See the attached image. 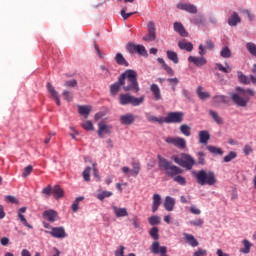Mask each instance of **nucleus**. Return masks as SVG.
Segmentation results:
<instances>
[{"instance_id": "6", "label": "nucleus", "mask_w": 256, "mask_h": 256, "mask_svg": "<svg viewBox=\"0 0 256 256\" xmlns=\"http://www.w3.org/2000/svg\"><path fill=\"white\" fill-rule=\"evenodd\" d=\"M173 161L180 165V167H185V169L191 170L193 169V165H195V158L189 154H182V158L178 156L172 157Z\"/></svg>"}, {"instance_id": "10", "label": "nucleus", "mask_w": 256, "mask_h": 256, "mask_svg": "<svg viewBox=\"0 0 256 256\" xmlns=\"http://www.w3.org/2000/svg\"><path fill=\"white\" fill-rule=\"evenodd\" d=\"M51 231H45L55 239H65L67 237V232H65V228L63 227H52Z\"/></svg>"}, {"instance_id": "22", "label": "nucleus", "mask_w": 256, "mask_h": 256, "mask_svg": "<svg viewBox=\"0 0 256 256\" xmlns=\"http://www.w3.org/2000/svg\"><path fill=\"white\" fill-rule=\"evenodd\" d=\"M161 207V195L154 194L152 197V213H155Z\"/></svg>"}, {"instance_id": "11", "label": "nucleus", "mask_w": 256, "mask_h": 256, "mask_svg": "<svg viewBox=\"0 0 256 256\" xmlns=\"http://www.w3.org/2000/svg\"><path fill=\"white\" fill-rule=\"evenodd\" d=\"M151 251L154 255L167 256V246H160L159 241L152 243Z\"/></svg>"}, {"instance_id": "54", "label": "nucleus", "mask_w": 256, "mask_h": 256, "mask_svg": "<svg viewBox=\"0 0 256 256\" xmlns=\"http://www.w3.org/2000/svg\"><path fill=\"white\" fill-rule=\"evenodd\" d=\"M83 178L85 181H90L91 179V167H86L83 171Z\"/></svg>"}, {"instance_id": "33", "label": "nucleus", "mask_w": 256, "mask_h": 256, "mask_svg": "<svg viewBox=\"0 0 256 256\" xmlns=\"http://www.w3.org/2000/svg\"><path fill=\"white\" fill-rule=\"evenodd\" d=\"M166 55H167L169 61H172L173 63H175V65H177V63H179V56L177 55V52L168 50L166 52Z\"/></svg>"}, {"instance_id": "26", "label": "nucleus", "mask_w": 256, "mask_h": 256, "mask_svg": "<svg viewBox=\"0 0 256 256\" xmlns=\"http://www.w3.org/2000/svg\"><path fill=\"white\" fill-rule=\"evenodd\" d=\"M184 239L187 241L188 245L190 247H198L199 246V241L195 239V236L193 234H187L184 233Z\"/></svg>"}, {"instance_id": "51", "label": "nucleus", "mask_w": 256, "mask_h": 256, "mask_svg": "<svg viewBox=\"0 0 256 256\" xmlns=\"http://www.w3.org/2000/svg\"><path fill=\"white\" fill-rule=\"evenodd\" d=\"M113 195V192L111 191H103L102 193L97 195V199L100 201H103V199H107V197H111Z\"/></svg>"}, {"instance_id": "12", "label": "nucleus", "mask_w": 256, "mask_h": 256, "mask_svg": "<svg viewBox=\"0 0 256 256\" xmlns=\"http://www.w3.org/2000/svg\"><path fill=\"white\" fill-rule=\"evenodd\" d=\"M177 9H180V11H186L187 13H191L192 15L197 14V6L191 3L180 2L177 4Z\"/></svg>"}, {"instance_id": "42", "label": "nucleus", "mask_w": 256, "mask_h": 256, "mask_svg": "<svg viewBox=\"0 0 256 256\" xmlns=\"http://www.w3.org/2000/svg\"><path fill=\"white\" fill-rule=\"evenodd\" d=\"M206 149L209 153H212V155H223V150L217 146H207Z\"/></svg>"}, {"instance_id": "45", "label": "nucleus", "mask_w": 256, "mask_h": 256, "mask_svg": "<svg viewBox=\"0 0 256 256\" xmlns=\"http://www.w3.org/2000/svg\"><path fill=\"white\" fill-rule=\"evenodd\" d=\"M83 199H85V197L80 196V197H77V198L75 199V201L73 202V204H72V211H73L74 213H77V211H79V202H80V201H83Z\"/></svg>"}, {"instance_id": "63", "label": "nucleus", "mask_w": 256, "mask_h": 256, "mask_svg": "<svg viewBox=\"0 0 256 256\" xmlns=\"http://www.w3.org/2000/svg\"><path fill=\"white\" fill-rule=\"evenodd\" d=\"M115 256H125V246H120L119 249L115 251Z\"/></svg>"}, {"instance_id": "14", "label": "nucleus", "mask_w": 256, "mask_h": 256, "mask_svg": "<svg viewBox=\"0 0 256 256\" xmlns=\"http://www.w3.org/2000/svg\"><path fill=\"white\" fill-rule=\"evenodd\" d=\"M48 93L53 97V99L56 102V105L61 106V98L59 97V92L55 90V87H53V84L50 82L46 85Z\"/></svg>"}, {"instance_id": "57", "label": "nucleus", "mask_w": 256, "mask_h": 256, "mask_svg": "<svg viewBox=\"0 0 256 256\" xmlns=\"http://www.w3.org/2000/svg\"><path fill=\"white\" fill-rule=\"evenodd\" d=\"M189 223H190V225H193L194 227H203L204 221H203V219L199 218V219L190 221Z\"/></svg>"}, {"instance_id": "61", "label": "nucleus", "mask_w": 256, "mask_h": 256, "mask_svg": "<svg viewBox=\"0 0 256 256\" xmlns=\"http://www.w3.org/2000/svg\"><path fill=\"white\" fill-rule=\"evenodd\" d=\"M193 256H207V250L198 248L197 251L194 252Z\"/></svg>"}, {"instance_id": "44", "label": "nucleus", "mask_w": 256, "mask_h": 256, "mask_svg": "<svg viewBox=\"0 0 256 256\" xmlns=\"http://www.w3.org/2000/svg\"><path fill=\"white\" fill-rule=\"evenodd\" d=\"M233 159H237V152L230 151L229 154L224 157V163H231Z\"/></svg>"}, {"instance_id": "17", "label": "nucleus", "mask_w": 256, "mask_h": 256, "mask_svg": "<svg viewBox=\"0 0 256 256\" xmlns=\"http://www.w3.org/2000/svg\"><path fill=\"white\" fill-rule=\"evenodd\" d=\"M189 63H193L196 67H203V65H207V59L205 57H195L189 56Z\"/></svg>"}, {"instance_id": "59", "label": "nucleus", "mask_w": 256, "mask_h": 256, "mask_svg": "<svg viewBox=\"0 0 256 256\" xmlns=\"http://www.w3.org/2000/svg\"><path fill=\"white\" fill-rule=\"evenodd\" d=\"M198 165H203L205 163V153L204 152H198Z\"/></svg>"}, {"instance_id": "35", "label": "nucleus", "mask_w": 256, "mask_h": 256, "mask_svg": "<svg viewBox=\"0 0 256 256\" xmlns=\"http://www.w3.org/2000/svg\"><path fill=\"white\" fill-rule=\"evenodd\" d=\"M213 105H221V103H227V96L225 95H216L213 97Z\"/></svg>"}, {"instance_id": "32", "label": "nucleus", "mask_w": 256, "mask_h": 256, "mask_svg": "<svg viewBox=\"0 0 256 256\" xmlns=\"http://www.w3.org/2000/svg\"><path fill=\"white\" fill-rule=\"evenodd\" d=\"M178 47H179V49H182L184 51H188V52L193 51V43H191V42L180 41V42H178Z\"/></svg>"}, {"instance_id": "9", "label": "nucleus", "mask_w": 256, "mask_h": 256, "mask_svg": "<svg viewBox=\"0 0 256 256\" xmlns=\"http://www.w3.org/2000/svg\"><path fill=\"white\" fill-rule=\"evenodd\" d=\"M127 49L129 53H138V55H141L142 57L149 56L147 49H145V46L141 44L130 43L128 44Z\"/></svg>"}, {"instance_id": "62", "label": "nucleus", "mask_w": 256, "mask_h": 256, "mask_svg": "<svg viewBox=\"0 0 256 256\" xmlns=\"http://www.w3.org/2000/svg\"><path fill=\"white\" fill-rule=\"evenodd\" d=\"M162 69H164V71H166V73H168V75H175V71H173V68H171L169 65L164 64V67H162Z\"/></svg>"}, {"instance_id": "30", "label": "nucleus", "mask_w": 256, "mask_h": 256, "mask_svg": "<svg viewBox=\"0 0 256 256\" xmlns=\"http://www.w3.org/2000/svg\"><path fill=\"white\" fill-rule=\"evenodd\" d=\"M208 113L216 125H223V119L219 116V113H217L215 110H209Z\"/></svg>"}, {"instance_id": "4", "label": "nucleus", "mask_w": 256, "mask_h": 256, "mask_svg": "<svg viewBox=\"0 0 256 256\" xmlns=\"http://www.w3.org/2000/svg\"><path fill=\"white\" fill-rule=\"evenodd\" d=\"M193 175L195 176V179L198 185H201V186L209 185V187H213V185L217 184V176L213 171L207 172L205 170H199L198 172L194 171Z\"/></svg>"}, {"instance_id": "43", "label": "nucleus", "mask_w": 256, "mask_h": 256, "mask_svg": "<svg viewBox=\"0 0 256 256\" xmlns=\"http://www.w3.org/2000/svg\"><path fill=\"white\" fill-rule=\"evenodd\" d=\"M132 170L130 172L132 173L133 177H137L139 175V171H141V164L138 162H133L132 163Z\"/></svg>"}, {"instance_id": "64", "label": "nucleus", "mask_w": 256, "mask_h": 256, "mask_svg": "<svg viewBox=\"0 0 256 256\" xmlns=\"http://www.w3.org/2000/svg\"><path fill=\"white\" fill-rule=\"evenodd\" d=\"M190 213H193V215H201V210L195 206H191Z\"/></svg>"}, {"instance_id": "36", "label": "nucleus", "mask_w": 256, "mask_h": 256, "mask_svg": "<svg viewBox=\"0 0 256 256\" xmlns=\"http://www.w3.org/2000/svg\"><path fill=\"white\" fill-rule=\"evenodd\" d=\"M197 95L201 101H205L206 99H209L211 97V94L209 92H203V87L199 86L197 88Z\"/></svg>"}, {"instance_id": "27", "label": "nucleus", "mask_w": 256, "mask_h": 256, "mask_svg": "<svg viewBox=\"0 0 256 256\" xmlns=\"http://www.w3.org/2000/svg\"><path fill=\"white\" fill-rule=\"evenodd\" d=\"M145 117H146L147 121H149V123H159L160 125H163V123H164V118L163 117L157 118L156 116H153L149 112L145 113Z\"/></svg>"}, {"instance_id": "60", "label": "nucleus", "mask_w": 256, "mask_h": 256, "mask_svg": "<svg viewBox=\"0 0 256 256\" xmlns=\"http://www.w3.org/2000/svg\"><path fill=\"white\" fill-rule=\"evenodd\" d=\"M252 152H253V147L249 144H246L243 148L244 155H251Z\"/></svg>"}, {"instance_id": "24", "label": "nucleus", "mask_w": 256, "mask_h": 256, "mask_svg": "<svg viewBox=\"0 0 256 256\" xmlns=\"http://www.w3.org/2000/svg\"><path fill=\"white\" fill-rule=\"evenodd\" d=\"M150 91L153 94L155 101H161V99H162L161 89L159 88V86L157 84H152L150 86Z\"/></svg>"}, {"instance_id": "49", "label": "nucleus", "mask_w": 256, "mask_h": 256, "mask_svg": "<svg viewBox=\"0 0 256 256\" xmlns=\"http://www.w3.org/2000/svg\"><path fill=\"white\" fill-rule=\"evenodd\" d=\"M216 67L219 69V71H222V73H231V67H229L227 64L226 67H224L223 64L217 63Z\"/></svg>"}, {"instance_id": "28", "label": "nucleus", "mask_w": 256, "mask_h": 256, "mask_svg": "<svg viewBox=\"0 0 256 256\" xmlns=\"http://www.w3.org/2000/svg\"><path fill=\"white\" fill-rule=\"evenodd\" d=\"M52 195L56 199H62V197L65 195V191L61 188L59 185H55L52 188Z\"/></svg>"}, {"instance_id": "41", "label": "nucleus", "mask_w": 256, "mask_h": 256, "mask_svg": "<svg viewBox=\"0 0 256 256\" xmlns=\"http://www.w3.org/2000/svg\"><path fill=\"white\" fill-rule=\"evenodd\" d=\"M149 235L154 241H159V228L155 226L152 227L149 231Z\"/></svg>"}, {"instance_id": "38", "label": "nucleus", "mask_w": 256, "mask_h": 256, "mask_svg": "<svg viewBox=\"0 0 256 256\" xmlns=\"http://www.w3.org/2000/svg\"><path fill=\"white\" fill-rule=\"evenodd\" d=\"M244 247L240 249V253H244V255H247L251 252V247H253V244L249 242V240H243Z\"/></svg>"}, {"instance_id": "20", "label": "nucleus", "mask_w": 256, "mask_h": 256, "mask_svg": "<svg viewBox=\"0 0 256 256\" xmlns=\"http://www.w3.org/2000/svg\"><path fill=\"white\" fill-rule=\"evenodd\" d=\"M123 87V78H118V81L110 86L111 95L115 96L119 93V90Z\"/></svg>"}, {"instance_id": "55", "label": "nucleus", "mask_w": 256, "mask_h": 256, "mask_svg": "<svg viewBox=\"0 0 256 256\" xmlns=\"http://www.w3.org/2000/svg\"><path fill=\"white\" fill-rule=\"evenodd\" d=\"M33 173V166L28 165L27 167L24 168V172L22 173V177L25 179V177H29Z\"/></svg>"}, {"instance_id": "40", "label": "nucleus", "mask_w": 256, "mask_h": 256, "mask_svg": "<svg viewBox=\"0 0 256 256\" xmlns=\"http://www.w3.org/2000/svg\"><path fill=\"white\" fill-rule=\"evenodd\" d=\"M180 132L182 133V135H184L185 137H191V128L189 125L187 124H182L180 126Z\"/></svg>"}, {"instance_id": "58", "label": "nucleus", "mask_w": 256, "mask_h": 256, "mask_svg": "<svg viewBox=\"0 0 256 256\" xmlns=\"http://www.w3.org/2000/svg\"><path fill=\"white\" fill-rule=\"evenodd\" d=\"M64 87H77V80L76 79H72V80H68L64 83Z\"/></svg>"}, {"instance_id": "29", "label": "nucleus", "mask_w": 256, "mask_h": 256, "mask_svg": "<svg viewBox=\"0 0 256 256\" xmlns=\"http://www.w3.org/2000/svg\"><path fill=\"white\" fill-rule=\"evenodd\" d=\"M238 23H241V17H239L237 12H234L228 19V25H230V27H235Z\"/></svg>"}, {"instance_id": "18", "label": "nucleus", "mask_w": 256, "mask_h": 256, "mask_svg": "<svg viewBox=\"0 0 256 256\" xmlns=\"http://www.w3.org/2000/svg\"><path fill=\"white\" fill-rule=\"evenodd\" d=\"M120 123L122 125H133V123H135V115L127 113L125 115L120 116Z\"/></svg>"}, {"instance_id": "19", "label": "nucleus", "mask_w": 256, "mask_h": 256, "mask_svg": "<svg viewBox=\"0 0 256 256\" xmlns=\"http://www.w3.org/2000/svg\"><path fill=\"white\" fill-rule=\"evenodd\" d=\"M198 137L199 143H201L202 145H207V143H209V141L211 140V134H209V131L207 130H201L198 133Z\"/></svg>"}, {"instance_id": "50", "label": "nucleus", "mask_w": 256, "mask_h": 256, "mask_svg": "<svg viewBox=\"0 0 256 256\" xmlns=\"http://www.w3.org/2000/svg\"><path fill=\"white\" fill-rule=\"evenodd\" d=\"M148 223L150 225H159V223H161V218L159 216H151L149 219H148Z\"/></svg>"}, {"instance_id": "47", "label": "nucleus", "mask_w": 256, "mask_h": 256, "mask_svg": "<svg viewBox=\"0 0 256 256\" xmlns=\"http://www.w3.org/2000/svg\"><path fill=\"white\" fill-rule=\"evenodd\" d=\"M246 49L249 51L250 54H252L254 57H256V45L255 43H247L246 44Z\"/></svg>"}, {"instance_id": "15", "label": "nucleus", "mask_w": 256, "mask_h": 256, "mask_svg": "<svg viewBox=\"0 0 256 256\" xmlns=\"http://www.w3.org/2000/svg\"><path fill=\"white\" fill-rule=\"evenodd\" d=\"M43 219H45L46 221H49L50 223H55V221H57V217H59V215L57 214V212L55 210H46L43 212L42 214Z\"/></svg>"}, {"instance_id": "16", "label": "nucleus", "mask_w": 256, "mask_h": 256, "mask_svg": "<svg viewBox=\"0 0 256 256\" xmlns=\"http://www.w3.org/2000/svg\"><path fill=\"white\" fill-rule=\"evenodd\" d=\"M157 36L155 35V23H148V35L143 37V41H155Z\"/></svg>"}, {"instance_id": "46", "label": "nucleus", "mask_w": 256, "mask_h": 256, "mask_svg": "<svg viewBox=\"0 0 256 256\" xmlns=\"http://www.w3.org/2000/svg\"><path fill=\"white\" fill-rule=\"evenodd\" d=\"M221 57H223V59H229L231 58V49H229V47L225 46L221 52H220Z\"/></svg>"}, {"instance_id": "25", "label": "nucleus", "mask_w": 256, "mask_h": 256, "mask_svg": "<svg viewBox=\"0 0 256 256\" xmlns=\"http://www.w3.org/2000/svg\"><path fill=\"white\" fill-rule=\"evenodd\" d=\"M164 207L166 211H173V209H175V199H173L171 196H166Z\"/></svg>"}, {"instance_id": "34", "label": "nucleus", "mask_w": 256, "mask_h": 256, "mask_svg": "<svg viewBox=\"0 0 256 256\" xmlns=\"http://www.w3.org/2000/svg\"><path fill=\"white\" fill-rule=\"evenodd\" d=\"M237 75H238V79H239L240 83H242V85H251V79H249V77H247L245 74H243V72L238 71Z\"/></svg>"}, {"instance_id": "52", "label": "nucleus", "mask_w": 256, "mask_h": 256, "mask_svg": "<svg viewBox=\"0 0 256 256\" xmlns=\"http://www.w3.org/2000/svg\"><path fill=\"white\" fill-rule=\"evenodd\" d=\"M121 17L126 21V19H129L132 15H135V12L127 13V8H123L120 12Z\"/></svg>"}, {"instance_id": "48", "label": "nucleus", "mask_w": 256, "mask_h": 256, "mask_svg": "<svg viewBox=\"0 0 256 256\" xmlns=\"http://www.w3.org/2000/svg\"><path fill=\"white\" fill-rule=\"evenodd\" d=\"M62 96L64 97L65 101H67V103H71V101H73V93L68 90H64Z\"/></svg>"}, {"instance_id": "39", "label": "nucleus", "mask_w": 256, "mask_h": 256, "mask_svg": "<svg viewBox=\"0 0 256 256\" xmlns=\"http://www.w3.org/2000/svg\"><path fill=\"white\" fill-rule=\"evenodd\" d=\"M78 112L80 115H84L87 119L89 113H91V106H78Z\"/></svg>"}, {"instance_id": "31", "label": "nucleus", "mask_w": 256, "mask_h": 256, "mask_svg": "<svg viewBox=\"0 0 256 256\" xmlns=\"http://www.w3.org/2000/svg\"><path fill=\"white\" fill-rule=\"evenodd\" d=\"M112 209L116 217H127V215H129L127 208H118L117 206H113Z\"/></svg>"}, {"instance_id": "37", "label": "nucleus", "mask_w": 256, "mask_h": 256, "mask_svg": "<svg viewBox=\"0 0 256 256\" xmlns=\"http://www.w3.org/2000/svg\"><path fill=\"white\" fill-rule=\"evenodd\" d=\"M115 61L118 65H124V67H129V62L125 60V57H123V54L121 53L116 54Z\"/></svg>"}, {"instance_id": "5", "label": "nucleus", "mask_w": 256, "mask_h": 256, "mask_svg": "<svg viewBox=\"0 0 256 256\" xmlns=\"http://www.w3.org/2000/svg\"><path fill=\"white\" fill-rule=\"evenodd\" d=\"M144 102L145 96L139 98L131 96L130 94H120L119 96L120 105H133V107H139V105H142Z\"/></svg>"}, {"instance_id": "3", "label": "nucleus", "mask_w": 256, "mask_h": 256, "mask_svg": "<svg viewBox=\"0 0 256 256\" xmlns=\"http://www.w3.org/2000/svg\"><path fill=\"white\" fill-rule=\"evenodd\" d=\"M238 93H233L231 95L233 103L237 107H247V104L250 101V97H255V90L253 89H243L241 87H236Z\"/></svg>"}, {"instance_id": "23", "label": "nucleus", "mask_w": 256, "mask_h": 256, "mask_svg": "<svg viewBox=\"0 0 256 256\" xmlns=\"http://www.w3.org/2000/svg\"><path fill=\"white\" fill-rule=\"evenodd\" d=\"M174 31H176V33H179L181 37L189 36V33H187V30H185V27L180 22L174 23Z\"/></svg>"}, {"instance_id": "13", "label": "nucleus", "mask_w": 256, "mask_h": 256, "mask_svg": "<svg viewBox=\"0 0 256 256\" xmlns=\"http://www.w3.org/2000/svg\"><path fill=\"white\" fill-rule=\"evenodd\" d=\"M113 130V126L107 125L104 122H100L98 124V136L103 139L105 135H111V131Z\"/></svg>"}, {"instance_id": "53", "label": "nucleus", "mask_w": 256, "mask_h": 256, "mask_svg": "<svg viewBox=\"0 0 256 256\" xmlns=\"http://www.w3.org/2000/svg\"><path fill=\"white\" fill-rule=\"evenodd\" d=\"M82 127L85 129V131H95V127L91 121H86L84 124H82Z\"/></svg>"}, {"instance_id": "56", "label": "nucleus", "mask_w": 256, "mask_h": 256, "mask_svg": "<svg viewBox=\"0 0 256 256\" xmlns=\"http://www.w3.org/2000/svg\"><path fill=\"white\" fill-rule=\"evenodd\" d=\"M43 195H46V197H51V193H53V188L51 185H48L47 187L43 188L42 190Z\"/></svg>"}, {"instance_id": "7", "label": "nucleus", "mask_w": 256, "mask_h": 256, "mask_svg": "<svg viewBox=\"0 0 256 256\" xmlns=\"http://www.w3.org/2000/svg\"><path fill=\"white\" fill-rule=\"evenodd\" d=\"M183 117H185V113L183 112H169L164 118V123H182Z\"/></svg>"}, {"instance_id": "21", "label": "nucleus", "mask_w": 256, "mask_h": 256, "mask_svg": "<svg viewBox=\"0 0 256 256\" xmlns=\"http://www.w3.org/2000/svg\"><path fill=\"white\" fill-rule=\"evenodd\" d=\"M25 211H27V207L20 208L18 210V217H19L20 221H22V223L25 227H27L28 229H33V226L31 224H29V222H27V218H25V216L23 215V213H25Z\"/></svg>"}, {"instance_id": "8", "label": "nucleus", "mask_w": 256, "mask_h": 256, "mask_svg": "<svg viewBox=\"0 0 256 256\" xmlns=\"http://www.w3.org/2000/svg\"><path fill=\"white\" fill-rule=\"evenodd\" d=\"M165 141L169 145H174V147H177L178 149H187V140L185 138L181 137H166Z\"/></svg>"}, {"instance_id": "1", "label": "nucleus", "mask_w": 256, "mask_h": 256, "mask_svg": "<svg viewBox=\"0 0 256 256\" xmlns=\"http://www.w3.org/2000/svg\"><path fill=\"white\" fill-rule=\"evenodd\" d=\"M158 167L162 171H165V174L168 177H173V181H175V183H178V185H187V179L181 176V173H183V169L173 165L169 160L163 158V156L161 155H158Z\"/></svg>"}, {"instance_id": "2", "label": "nucleus", "mask_w": 256, "mask_h": 256, "mask_svg": "<svg viewBox=\"0 0 256 256\" xmlns=\"http://www.w3.org/2000/svg\"><path fill=\"white\" fill-rule=\"evenodd\" d=\"M122 79V87L124 91H132V93H139V82L137 81V72L135 70L128 69L120 75Z\"/></svg>"}]
</instances>
